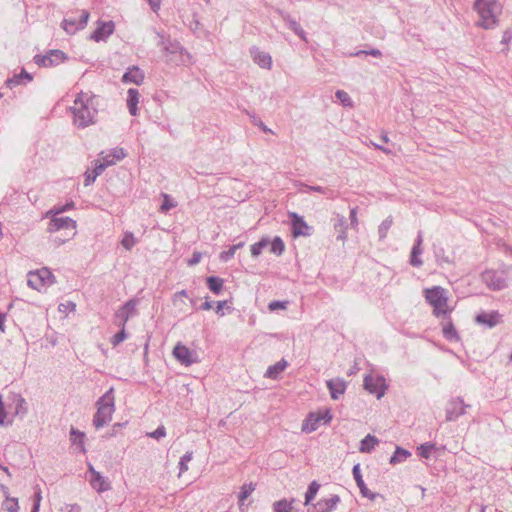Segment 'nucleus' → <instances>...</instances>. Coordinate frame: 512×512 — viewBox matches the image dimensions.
I'll return each mask as SVG.
<instances>
[{
	"instance_id": "6",
	"label": "nucleus",
	"mask_w": 512,
	"mask_h": 512,
	"mask_svg": "<svg viewBox=\"0 0 512 512\" xmlns=\"http://www.w3.org/2000/svg\"><path fill=\"white\" fill-rule=\"evenodd\" d=\"M363 386L365 390L375 395L377 399L382 398L387 389L385 378L381 375H366L363 380Z\"/></svg>"
},
{
	"instance_id": "60",
	"label": "nucleus",
	"mask_w": 512,
	"mask_h": 512,
	"mask_svg": "<svg viewBox=\"0 0 512 512\" xmlns=\"http://www.w3.org/2000/svg\"><path fill=\"white\" fill-rule=\"evenodd\" d=\"M105 169L106 165H104L100 159L94 161V168L92 173L95 174L97 177L101 175Z\"/></svg>"
},
{
	"instance_id": "43",
	"label": "nucleus",
	"mask_w": 512,
	"mask_h": 512,
	"mask_svg": "<svg viewBox=\"0 0 512 512\" xmlns=\"http://www.w3.org/2000/svg\"><path fill=\"white\" fill-rule=\"evenodd\" d=\"M130 317L127 312L118 309L114 314V324L119 328H125Z\"/></svg>"
},
{
	"instance_id": "32",
	"label": "nucleus",
	"mask_w": 512,
	"mask_h": 512,
	"mask_svg": "<svg viewBox=\"0 0 512 512\" xmlns=\"http://www.w3.org/2000/svg\"><path fill=\"white\" fill-rule=\"evenodd\" d=\"M303 187L305 188V190H303V191L307 192V193L318 192V193L326 195L329 199H334L337 197V194L335 193V191L330 188H327V187L311 186V185H307V184H304Z\"/></svg>"
},
{
	"instance_id": "7",
	"label": "nucleus",
	"mask_w": 512,
	"mask_h": 512,
	"mask_svg": "<svg viewBox=\"0 0 512 512\" xmlns=\"http://www.w3.org/2000/svg\"><path fill=\"white\" fill-rule=\"evenodd\" d=\"M332 420L329 409L318 413H309L308 417L302 424V431L311 433L318 429L320 423L328 424Z\"/></svg>"
},
{
	"instance_id": "11",
	"label": "nucleus",
	"mask_w": 512,
	"mask_h": 512,
	"mask_svg": "<svg viewBox=\"0 0 512 512\" xmlns=\"http://www.w3.org/2000/svg\"><path fill=\"white\" fill-rule=\"evenodd\" d=\"M289 218L291 220V230L293 237L297 238L300 236H310L312 233V227H310L304 218L298 215L296 212H290Z\"/></svg>"
},
{
	"instance_id": "12",
	"label": "nucleus",
	"mask_w": 512,
	"mask_h": 512,
	"mask_svg": "<svg viewBox=\"0 0 512 512\" xmlns=\"http://www.w3.org/2000/svg\"><path fill=\"white\" fill-rule=\"evenodd\" d=\"M115 30V24L113 21H97V27L90 35L89 39L95 42L106 41L107 38L113 34Z\"/></svg>"
},
{
	"instance_id": "42",
	"label": "nucleus",
	"mask_w": 512,
	"mask_h": 512,
	"mask_svg": "<svg viewBox=\"0 0 512 512\" xmlns=\"http://www.w3.org/2000/svg\"><path fill=\"white\" fill-rule=\"evenodd\" d=\"M27 284L29 287L38 291H40V289L44 286L37 271L29 272Z\"/></svg>"
},
{
	"instance_id": "35",
	"label": "nucleus",
	"mask_w": 512,
	"mask_h": 512,
	"mask_svg": "<svg viewBox=\"0 0 512 512\" xmlns=\"http://www.w3.org/2000/svg\"><path fill=\"white\" fill-rule=\"evenodd\" d=\"M15 416L23 418L28 413V405L26 400L22 396H17L15 398Z\"/></svg>"
},
{
	"instance_id": "25",
	"label": "nucleus",
	"mask_w": 512,
	"mask_h": 512,
	"mask_svg": "<svg viewBox=\"0 0 512 512\" xmlns=\"http://www.w3.org/2000/svg\"><path fill=\"white\" fill-rule=\"evenodd\" d=\"M139 102V92L135 88H130L127 91V107L131 115L136 116Z\"/></svg>"
},
{
	"instance_id": "14",
	"label": "nucleus",
	"mask_w": 512,
	"mask_h": 512,
	"mask_svg": "<svg viewBox=\"0 0 512 512\" xmlns=\"http://www.w3.org/2000/svg\"><path fill=\"white\" fill-rule=\"evenodd\" d=\"M88 472L90 473L89 482L97 492H105L111 489L110 482L100 472L96 471L92 464H88Z\"/></svg>"
},
{
	"instance_id": "55",
	"label": "nucleus",
	"mask_w": 512,
	"mask_h": 512,
	"mask_svg": "<svg viewBox=\"0 0 512 512\" xmlns=\"http://www.w3.org/2000/svg\"><path fill=\"white\" fill-rule=\"evenodd\" d=\"M288 304H289L288 301L274 300V301H271L268 304V308H269L270 311H276V310H279V309H286Z\"/></svg>"
},
{
	"instance_id": "63",
	"label": "nucleus",
	"mask_w": 512,
	"mask_h": 512,
	"mask_svg": "<svg viewBox=\"0 0 512 512\" xmlns=\"http://www.w3.org/2000/svg\"><path fill=\"white\" fill-rule=\"evenodd\" d=\"M100 156H101V158H102L101 162H102L104 165H106V168H107L108 166H111V165H114V164H115V162H114V161H113V159H112V155H111V153H108V154L104 155V152H101V153H100Z\"/></svg>"
},
{
	"instance_id": "36",
	"label": "nucleus",
	"mask_w": 512,
	"mask_h": 512,
	"mask_svg": "<svg viewBox=\"0 0 512 512\" xmlns=\"http://www.w3.org/2000/svg\"><path fill=\"white\" fill-rule=\"evenodd\" d=\"M1 508L4 512H18L19 504L18 499L15 497L7 496L1 504Z\"/></svg>"
},
{
	"instance_id": "39",
	"label": "nucleus",
	"mask_w": 512,
	"mask_h": 512,
	"mask_svg": "<svg viewBox=\"0 0 512 512\" xmlns=\"http://www.w3.org/2000/svg\"><path fill=\"white\" fill-rule=\"evenodd\" d=\"M295 500L291 499L288 501L286 499H282L273 503V512H291L292 504Z\"/></svg>"
},
{
	"instance_id": "28",
	"label": "nucleus",
	"mask_w": 512,
	"mask_h": 512,
	"mask_svg": "<svg viewBox=\"0 0 512 512\" xmlns=\"http://www.w3.org/2000/svg\"><path fill=\"white\" fill-rule=\"evenodd\" d=\"M287 365H288L287 361L284 359H281L280 361L276 362L275 364L269 366L268 369L266 370L264 376L266 378H270V379H277L279 374L285 370Z\"/></svg>"
},
{
	"instance_id": "20",
	"label": "nucleus",
	"mask_w": 512,
	"mask_h": 512,
	"mask_svg": "<svg viewBox=\"0 0 512 512\" xmlns=\"http://www.w3.org/2000/svg\"><path fill=\"white\" fill-rule=\"evenodd\" d=\"M352 474L356 481V484L358 488L360 489V493L363 497H367L369 499H375L376 494L370 492V490L367 488L361 474L360 464H356L352 468Z\"/></svg>"
},
{
	"instance_id": "62",
	"label": "nucleus",
	"mask_w": 512,
	"mask_h": 512,
	"mask_svg": "<svg viewBox=\"0 0 512 512\" xmlns=\"http://www.w3.org/2000/svg\"><path fill=\"white\" fill-rule=\"evenodd\" d=\"M85 178H84V185L85 186H90L91 184H93L97 178V176L95 174H93L92 172H90L89 170L85 172L84 174Z\"/></svg>"
},
{
	"instance_id": "13",
	"label": "nucleus",
	"mask_w": 512,
	"mask_h": 512,
	"mask_svg": "<svg viewBox=\"0 0 512 512\" xmlns=\"http://www.w3.org/2000/svg\"><path fill=\"white\" fill-rule=\"evenodd\" d=\"M76 229V221L70 217H58L57 215H53L49 224H48V232L54 233L60 230H70L73 231Z\"/></svg>"
},
{
	"instance_id": "10",
	"label": "nucleus",
	"mask_w": 512,
	"mask_h": 512,
	"mask_svg": "<svg viewBox=\"0 0 512 512\" xmlns=\"http://www.w3.org/2000/svg\"><path fill=\"white\" fill-rule=\"evenodd\" d=\"M466 408H470V405L465 404L461 397L452 398L446 405V420L456 421L466 413Z\"/></svg>"
},
{
	"instance_id": "4",
	"label": "nucleus",
	"mask_w": 512,
	"mask_h": 512,
	"mask_svg": "<svg viewBox=\"0 0 512 512\" xmlns=\"http://www.w3.org/2000/svg\"><path fill=\"white\" fill-rule=\"evenodd\" d=\"M426 301L433 306L434 314L439 317L441 315L447 316L449 311L442 308L447 304V297L445 290L442 287L435 286L426 290Z\"/></svg>"
},
{
	"instance_id": "27",
	"label": "nucleus",
	"mask_w": 512,
	"mask_h": 512,
	"mask_svg": "<svg viewBox=\"0 0 512 512\" xmlns=\"http://www.w3.org/2000/svg\"><path fill=\"white\" fill-rule=\"evenodd\" d=\"M33 77L30 73H28L25 69H22L20 74L14 75L12 78H8L5 82L6 86L10 89L20 85L23 83V80H27L28 82L32 81Z\"/></svg>"
},
{
	"instance_id": "40",
	"label": "nucleus",
	"mask_w": 512,
	"mask_h": 512,
	"mask_svg": "<svg viewBox=\"0 0 512 512\" xmlns=\"http://www.w3.org/2000/svg\"><path fill=\"white\" fill-rule=\"evenodd\" d=\"M393 224L392 216H388L384 219L378 227L379 240H384L387 237L388 231Z\"/></svg>"
},
{
	"instance_id": "37",
	"label": "nucleus",
	"mask_w": 512,
	"mask_h": 512,
	"mask_svg": "<svg viewBox=\"0 0 512 512\" xmlns=\"http://www.w3.org/2000/svg\"><path fill=\"white\" fill-rule=\"evenodd\" d=\"M35 64L40 67H52L55 66L52 57L50 56V50L45 54H37L33 58Z\"/></svg>"
},
{
	"instance_id": "26",
	"label": "nucleus",
	"mask_w": 512,
	"mask_h": 512,
	"mask_svg": "<svg viewBox=\"0 0 512 512\" xmlns=\"http://www.w3.org/2000/svg\"><path fill=\"white\" fill-rule=\"evenodd\" d=\"M256 488V484L253 482L245 483L241 486L240 492L238 494V504L240 511L244 510V501L254 492Z\"/></svg>"
},
{
	"instance_id": "46",
	"label": "nucleus",
	"mask_w": 512,
	"mask_h": 512,
	"mask_svg": "<svg viewBox=\"0 0 512 512\" xmlns=\"http://www.w3.org/2000/svg\"><path fill=\"white\" fill-rule=\"evenodd\" d=\"M70 436L73 444L79 445L81 447V450L84 451L83 445L85 434L72 427L70 430Z\"/></svg>"
},
{
	"instance_id": "21",
	"label": "nucleus",
	"mask_w": 512,
	"mask_h": 512,
	"mask_svg": "<svg viewBox=\"0 0 512 512\" xmlns=\"http://www.w3.org/2000/svg\"><path fill=\"white\" fill-rule=\"evenodd\" d=\"M422 243H423L422 231H419L417 238L415 240V243L412 247L411 254H410L409 262L413 267H420L423 264V261L420 258V255L423 252V249L421 248Z\"/></svg>"
},
{
	"instance_id": "51",
	"label": "nucleus",
	"mask_w": 512,
	"mask_h": 512,
	"mask_svg": "<svg viewBox=\"0 0 512 512\" xmlns=\"http://www.w3.org/2000/svg\"><path fill=\"white\" fill-rule=\"evenodd\" d=\"M126 338H127V333H126L125 328H120L119 332H118V333H116V334L111 338V344L113 345V347H116V346H118L121 342H123Z\"/></svg>"
},
{
	"instance_id": "52",
	"label": "nucleus",
	"mask_w": 512,
	"mask_h": 512,
	"mask_svg": "<svg viewBox=\"0 0 512 512\" xmlns=\"http://www.w3.org/2000/svg\"><path fill=\"white\" fill-rule=\"evenodd\" d=\"M335 96L344 106H352V100L344 90H337Z\"/></svg>"
},
{
	"instance_id": "58",
	"label": "nucleus",
	"mask_w": 512,
	"mask_h": 512,
	"mask_svg": "<svg viewBox=\"0 0 512 512\" xmlns=\"http://www.w3.org/2000/svg\"><path fill=\"white\" fill-rule=\"evenodd\" d=\"M110 153L115 163L116 161L122 160L126 156V153L123 148H114L110 151Z\"/></svg>"
},
{
	"instance_id": "50",
	"label": "nucleus",
	"mask_w": 512,
	"mask_h": 512,
	"mask_svg": "<svg viewBox=\"0 0 512 512\" xmlns=\"http://www.w3.org/2000/svg\"><path fill=\"white\" fill-rule=\"evenodd\" d=\"M193 452L187 451L179 461V472L180 474L188 470V462L192 460Z\"/></svg>"
},
{
	"instance_id": "45",
	"label": "nucleus",
	"mask_w": 512,
	"mask_h": 512,
	"mask_svg": "<svg viewBox=\"0 0 512 512\" xmlns=\"http://www.w3.org/2000/svg\"><path fill=\"white\" fill-rule=\"evenodd\" d=\"M42 283L45 285H51L55 282V276L52 274V272L48 268H42L40 270H37Z\"/></svg>"
},
{
	"instance_id": "1",
	"label": "nucleus",
	"mask_w": 512,
	"mask_h": 512,
	"mask_svg": "<svg viewBox=\"0 0 512 512\" xmlns=\"http://www.w3.org/2000/svg\"><path fill=\"white\" fill-rule=\"evenodd\" d=\"M97 96L92 93L80 92L71 108L74 124L81 129L95 123L97 110Z\"/></svg>"
},
{
	"instance_id": "33",
	"label": "nucleus",
	"mask_w": 512,
	"mask_h": 512,
	"mask_svg": "<svg viewBox=\"0 0 512 512\" xmlns=\"http://www.w3.org/2000/svg\"><path fill=\"white\" fill-rule=\"evenodd\" d=\"M334 229L338 232L337 240L344 241L347 238L346 235V229H347V222L345 217L343 216H337V219L334 223Z\"/></svg>"
},
{
	"instance_id": "49",
	"label": "nucleus",
	"mask_w": 512,
	"mask_h": 512,
	"mask_svg": "<svg viewBox=\"0 0 512 512\" xmlns=\"http://www.w3.org/2000/svg\"><path fill=\"white\" fill-rule=\"evenodd\" d=\"M137 243V240L135 239L133 233L131 232H125L122 240H121V245L126 249V250H131L132 247Z\"/></svg>"
},
{
	"instance_id": "56",
	"label": "nucleus",
	"mask_w": 512,
	"mask_h": 512,
	"mask_svg": "<svg viewBox=\"0 0 512 512\" xmlns=\"http://www.w3.org/2000/svg\"><path fill=\"white\" fill-rule=\"evenodd\" d=\"M147 435L149 437H151V438L159 440V439H161V438L166 436V429H165V427L163 425H160V426L157 427L156 430H154L151 433H148Z\"/></svg>"
},
{
	"instance_id": "2",
	"label": "nucleus",
	"mask_w": 512,
	"mask_h": 512,
	"mask_svg": "<svg viewBox=\"0 0 512 512\" xmlns=\"http://www.w3.org/2000/svg\"><path fill=\"white\" fill-rule=\"evenodd\" d=\"M473 8L480 17V21L477 22L479 27L492 29L497 25V15L501 12L498 0H475Z\"/></svg>"
},
{
	"instance_id": "29",
	"label": "nucleus",
	"mask_w": 512,
	"mask_h": 512,
	"mask_svg": "<svg viewBox=\"0 0 512 512\" xmlns=\"http://www.w3.org/2000/svg\"><path fill=\"white\" fill-rule=\"evenodd\" d=\"M206 285L212 293L219 295L223 290L224 280L218 276H209L206 278Z\"/></svg>"
},
{
	"instance_id": "34",
	"label": "nucleus",
	"mask_w": 512,
	"mask_h": 512,
	"mask_svg": "<svg viewBox=\"0 0 512 512\" xmlns=\"http://www.w3.org/2000/svg\"><path fill=\"white\" fill-rule=\"evenodd\" d=\"M319 489H320V484L317 481L314 480L309 484L307 491L305 493V501H304L305 506H309L311 504V502L314 500L316 494L318 493Z\"/></svg>"
},
{
	"instance_id": "38",
	"label": "nucleus",
	"mask_w": 512,
	"mask_h": 512,
	"mask_svg": "<svg viewBox=\"0 0 512 512\" xmlns=\"http://www.w3.org/2000/svg\"><path fill=\"white\" fill-rule=\"evenodd\" d=\"M436 449L434 443L425 442L417 447V455L424 459H429L431 452Z\"/></svg>"
},
{
	"instance_id": "31",
	"label": "nucleus",
	"mask_w": 512,
	"mask_h": 512,
	"mask_svg": "<svg viewBox=\"0 0 512 512\" xmlns=\"http://www.w3.org/2000/svg\"><path fill=\"white\" fill-rule=\"evenodd\" d=\"M410 456H411L410 451L397 446L393 455L390 457L389 463L391 465H396V464L406 461Z\"/></svg>"
},
{
	"instance_id": "44",
	"label": "nucleus",
	"mask_w": 512,
	"mask_h": 512,
	"mask_svg": "<svg viewBox=\"0 0 512 512\" xmlns=\"http://www.w3.org/2000/svg\"><path fill=\"white\" fill-rule=\"evenodd\" d=\"M137 304V299H130L127 302H125L119 309L124 312H127V315L131 318L137 313Z\"/></svg>"
},
{
	"instance_id": "9",
	"label": "nucleus",
	"mask_w": 512,
	"mask_h": 512,
	"mask_svg": "<svg viewBox=\"0 0 512 512\" xmlns=\"http://www.w3.org/2000/svg\"><path fill=\"white\" fill-rule=\"evenodd\" d=\"M481 278L490 290L499 291L507 287V281L502 271L486 270L482 273Z\"/></svg>"
},
{
	"instance_id": "18",
	"label": "nucleus",
	"mask_w": 512,
	"mask_h": 512,
	"mask_svg": "<svg viewBox=\"0 0 512 512\" xmlns=\"http://www.w3.org/2000/svg\"><path fill=\"white\" fill-rule=\"evenodd\" d=\"M326 386L333 400H338L347 388V383L343 378L337 377L326 381Z\"/></svg>"
},
{
	"instance_id": "22",
	"label": "nucleus",
	"mask_w": 512,
	"mask_h": 512,
	"mask_svg": "<svg viewBox=\"0 0 512 512\" xmlns=\"http://www.w3.org/2000/svg\"><path fill=\"white\" fill-rule=\"evenodd\" d=\"M121 81L140 85L144 81V73L138 66L129 67L123 74Z\"/></svg>"
},
{
	"instance_id": "64",
	"label": "nucleus",
	"mask_w": 512,
	"mask_h": 512,
	"mask_svg": "<svg viewBox=\"0 0 512 512\" xmlns=\"http://www.w3.org/2000/svg\"><path fill=\"white\" fill-rule=\"evenodd\" d=\"M63 512H81V507L78 504H66L62 508Z\"/></svg>"
},
{
	"instance_id": "15",
	"label": "nucleus",
	"mask_w": 512,
	"mask_h": 512,
	"mask_svg": "<svg viewBox=\"0 0 512 512\" xmlns=\"http://www.w3.org/2000/svg\"><path fill=\"white\" fill-rule=\"evenodd\" d=\"M340 503V497L338 495H332L328 499H321L317 503L312 504L307 512H330L336 509Z\"/></svg>"
},
{
	"instance_id": "54",
	"label": "nucleus",
	"mask_w": 512,
	"mask_h": 512,
	"mask_svg": "<svg viewBox=\"0 0 512 512\" xmlns=\"http://www.w3.org/2000/svg\"><path fill=\"white\" fill-rule=\"evenodd\" d=\"M41 500H42L41 490L38 488L33 495V505H32L31 512H39Z\"/></svg>"
},
{
	"instance_id": "61",
	"label": "nucleus",
	"mask_w": 512,
	"mask_h": 512,
	"mask_svg": "<svg viewBox=\"0 0 512 512\" xmlns=\"http://www.w3.org/2000/svg\"><path fill=\"white\" fill-rule=\"evenodd\" d=\"M164 201L163 203L161 204V207H160V211L161 212H167L169 211L171 208H173L175 205L170 201L169 199V196L168 195H164Z\"/></svg>"
},
{
	"instance_id": "5",
	"label": "nucleus",
	"mask_w": 512,
	"mask_h": 512,
	"mask_svg": "<svg viewBox=\"0 0 512 512\" xmlns=\"http://www.w3.org/2000/svg\"><path fill=\"white\" fill-rule=\"evenodd\" d=\"M160 37V41L158 45L163 46V51L166 53V56L168 62H173L174 64L178 65L182 61V52L183 47L180 45L178 41H171L170 39H165L163 35H160L157 33Z\"/></svg>"
},
{
	"instance_id": "24",
	"label": "nucleus",
	"mask_w": 512,
	"mask_h": 512,
	"mask_svg": "<svg viewBox=\"0 0 512 512\" xmlns=\"http://www.w3.org/2000/svg\"><path fill=\"white\" fill-rule=\"evenodd\" d=\"M444 317L447 318L448 321L445 324H443V327H442L443 337L449 342L460 341V336H459L449 314Z\"/></svg>"
},
{
	"instance_id": "8",
	"label": "nucleus",
	"mask_w": 512,
	"mask_h": 512,
	"mask_svg": "<svg viewBox=\"0 0 512 512\" xmlns=\"http://www.w3.org/2000/svg\"><path fill=\"white\" fill-rule=\"evenodd\" d=\"M90 13L87 10H81L78 17L70 16L62 21V28L70 35L86 27Z\"/></svg>"
},
{
	"instance_id": "53",
	"label": "nucleus",
	"mask_w": 512,
	"mask_h": 512,
	"mask_svg": "<svg viewBox=\"0 0 512 512\" xmlns=\"http://www.w3.org/2000/svg\"><path fill=\"white\" fill-rule=\"evenodd\" d=\"M74 208V202L71 201V202H68L66 203L65 205H62V206H55L52 210H50L48 213L49 214H55V215H58V214H61L67 210H70Z\"/></svg>"
},
{
	"instance_id": "48",
	"label": "nucleus",
	"mask_w": 512,
	"mask_h": 512,
	"mask_svg": "<svg viewBox=\"0 0 512 512\" xmlns=\"http://www.w3.org/2000/svg\"><path fill=\"white\" fill-rule=\"evenodd\" d=\"M50 56L52 57L55 66L68 60L67 54L59 49L50 50Z\"/></svg>"
},
{
	"instance_id": "41",
	"label": "nucleus",
	"mask_w": 512,
	"mask_h": 512,
	"mask_svg": "<svg viewBox=\"0 0 512 512\" xmlns=\"http://www.w3.org/2000/svg\"><path fill=\"white\" fill-rule=\"evenodd\" d=\"M285 250V244L283 240L279 236H275L274 239L270 243V251L271 253L280 256L283 254Z\"/></svg>"
},
{
	"instance_id": "17",
	"label": "nucleus",
	"mask_w": 512,
	"mask_h": 512,
	"mask_svg": "<svg viewBox=\"0 0 512 512\" xmlns=\"http://www.w3.org/2000/svg\"><path fill=\"white\" fill-rule=\"evenodd\" d=\"M501 317L498 311H482L475 316V322L488 328H493L501 322Z\"/></svg>"
},
{
	"instance_id": "16",
	"label": "nucleus",
	"mask_w": 512,
	"mask_h": 512,
	"mask_svg": "<svg viewBox=\"0 0 512 512\" xmlns=\"http://www.w3.org/2000/svg\"><path fill=\"white\" fill-rule=\"evenodd\" d=\"M173 355L179 363L185 366H189L197 362L196 356L194 357L193 353L185 345H182L181 343H178L174 347Z\"/></svg>"
},
{
	"instance_id": "23",
	"label": "nucleus",
	"mask_w": 512,
	"mask_h": 512,
	"mask_svg": "<svg viewBox=\"0 0 512 512\" xmlns=\"http://www.w3.org/2000/svg\"><path fill=\"white\" fill-rule=\"evenodd\" d=\"M281 18L287 23L288 28L292 30L301 40L307 42L306 32L301 25L293 19L288 13L279 11Z\"/></svg>"
},
{
	"instance_id": "19",
	"label": "nucleus",
	"mask_w": 512,
	"mask_h": 512,
	"mask_svg": "<svg viewBox=\"0 0 512 512\" xmlns=\"http://www.w3.org/2000/svg\"><path fill=\"white\" fill-rule=\"evenodd\" d=\"M250 55L253 58L254 62L258 64L261 68L270 69L272 66V58L271 56L261 51L258 47L253 46L250 48Z\"/></svg>"
},
{
	"instance_id": "47",
	"label": "nucleus",
	"mask_w": 512,
	"mask_h": 512,
	"mask_svg": "<svg viewBox=\"0 0 512 512\" xmlns=\"http://www.w3.org/2000/svg\"><path fill=\"white\" fill-rule=\"evenodd\" d=\"M269 244V240L267 238H262L258 242L254 243L251 246V255L253 257H257L262 253V250Z\"/></svg>"
},
{
	"instance_id": "3",
	"label": "nucleus",
	"mask_w": 512,
	"mask_h": 512,
	"mask_svg": "<svg viewBox=\"0 0 512 512\" xmlns=\"http://www.w3.org/2000/svg\"><path fill=\"white\" fill-rule=\"evenodd\" d=\"M97 411L93 417V425L99 429L112 420L115 411L114 388L110 387L96 402Z\"/></svg>"
},
{
	"instance_id": "30",
	"label": "nucleus",
	"mask_w": 512,
	"mask_h": 512,
	"mask_svg": "<svg viewBox=\"0 0 512 512\" xmlns=\"http://www.w3.org/2000/svg\"><path fill=\"white\" fill-rule=\"evenodd\" d=\"M378 442L379 440L374 435L368 434L361 440L359 450L362 453H370Z\"/></svg>"
},
{
	"instance_id": "59",
	"label": "nucleus",
	"mask_w": 512,
	"mask_h": 512,
	"mask_svg": "<svg viewBox=\"0 0 512 512\" xmlns=\"http://www.w3.org/2000/svg\"><path fill=\"white\" fill-rule=\"evenodd\" d=\"M235 250L232 246H230V248L226 251H222L219 255V259L222 261V262H227L229 261L230 259H232L234 257V254H235Z\"/></svg>"
},
{
	"instance_id": "57",
	"label": "nucleus",
	"mask_w": 512,
	"mask_h": 512,
	"mask_svg": "<svg viewBox=\"0 0 512 512\" xmlns=\"http://www.w3.org/2000/svg\"><path fill=\"white\" fill-rule=\"evenodd\" d=\"M251 121L255 126H258L263 132L273 133V131L270 128H268L259 117L253 115L251 116Z\"/></svg>"
}]
</instances>
